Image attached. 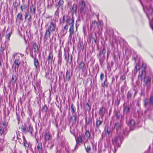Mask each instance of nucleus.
Returning <instances> with one entry per match:
<instances>
[{
    "label": "nucleus",
    "mask_w": 153,
    "mask_h": 153,
    "mask_svg": "<svg viewBox=\"0 0 153 153\" xmlns=\"http://www.w3.org/2000/svg\"><path fill=\"white\" fill-rule=\"evenodd\" d=\"M63 20L64 22H66L68 25H70L71 26L72 25H73V26L74 19L73 17L72 18V19H71L68 16H64L63 18Z\"/></svg>",
    "instance_id": "1"
},
{
    "label": "nucleus",
    "mask_w": 153,
    "mask_h": 153,
    "mask_svg": "<svg viewBox=\"0 0 153 153\" xmlns=\"http://www.w3.org/2000/svg\"><path fill=\"white\" fill-rule=\"evenodd\" d=\"M118 136H116L114 137L112 139V143L114 146L115 149L116 147H117L120 146V144L118 142Z\"/></svg>",
    "instance_id": "2"
},
{
    "label": "nucleus",
    "mask_w": 153,
    "mask_h": 153,
    "mask_svg": "<svg viewBox=\"0 0 153 153\" xmlns=\"http://www.w3.org/2000/svg\"><path fill=\"white\" fill-rule=\"evenodd\" d=\"M56 27V25L55 24H54L52 22H51L48 27V28L47 29H48L49 30L51 31V33H53V32L55 30Z\"/></svg>",
    "instance_id": "3"
},
{
    "label": "nucleus",
    "mask_w": 153,
    "mask_h": 153,
    "mask_svg": "<svg viewBox=\"0 0 153 153\" xmlns=\"http://www.w3.org/2000/svg\"><path fill=\"white\" fill-rule=\"evenodd\" d=\"M146 72L144 70H143L140 73H139L138 76V79L142 80L144 79L146 76Z\"/></svg>",
    "instance_id": "4"
},
{
    "label": "nucleus",
    "mask_w": 153,
    "mask_h": 153,
    "mask_svg": "<svg viewBox=\"0 0 153 153\" xmlns=\"http://www.w3.org/2000/svg\"><path fill=\"white\" fill-rule=\"evenodd\" d=\"M20 62L19 61V59H16L15 60L13 64V66L14 65V70L15 71H16V69H18V68L20 65Z\"/></svg>",
    "instance_id": "5"
},
{
    "label": "nucleus",
    "mask_w": 153,
    "mask_h": 153,
    "mask_svg": "<svg viewBox=\"0 0 153 153\" xmlns=\"http://www.w3.org/2000/svg\"><path fill=\"white\" fill-rule=\"evenodd\" d=\"M7 128H4L2 126H0V135L4 136L7 133Z\"/></svg>",
    "instance_id": "6"
},
{
    "label": "nucleus",
    "mask_w": 153,
    "mask_h": 153,
    "mask_svg": "<svg viewBox=\"0 0 153 153\" xmlns=\"http://www.w3.org/2000/svg\"><path fill=\"white\" fill-rule=\"evenodd\" d=\"M90 136V134L88 131H87L85 133V136L83 137L84 139H83V140L84 142H87L88 139L89 138Z\"/></svg>",
    "instance_id": "7"
},
{
    "label": "nucleus",
    "mask_w": 153,
    "mask_h": 153,
    "mask_svg": "<svg viewBox=\"0 0 153 153\" xmlns=\"http://www.w3.org/2000/svg\"><path fill=\"white\" fill-rule=\"evenodd\" d=\"M51 36V32L48 29L46 30L45 33V34L44 37L46 40H47L48 38H50Z\"/></svg>",
    "instance_id": "8"
},
{
    "label": "nucleus",
    "mask_w": 153,
    "mask_h": 153,
    "mask_svg": "<svg viewBox=\"0 0 153 153\" xmlns=\"http://www.w3.org/2000/svg\"><path fill=\"white\" fill-rule=\"evenodd\" d=\"M105 108L103 107H102L100 109L99 114L101 115L102 117H103L105 113Z\"/></svg>",
    "instance_id": "9"
},
{
    "label": "nucleus",
    "mask_w": 153,
    "mask_h": 153,
    "mask_svg": "<svg viewBox=\"0 0 153 153\" xmlns=\"http://www.w3.org/2000/svg\"><path fill=\"white\" fill-rule=\"evenodd\" d=\"M69 32L70 33L69 37L71 38H72V35L74 33V26H73V25L70 27Z\"/></svg>",
    "instance_id": "10"
},
{
    "label": "nucleus",
    "mask_w": 153,
    "mask_h": 153,
    "mask_svg": "<svg viewBox=\"0 0 153 153\" xmlns=\"http://www.w3.org/2000/svg\"><path fill=\"white\" fill-rule=\"evenodd\" d=\"M45 137V142L49 140L51 137V135L49 133H46L44 136Z\"/></svg>",
    "instance_id": "11"
},
{
    "label": "nucleus",
    "mask_w": 153,
    "mask_h": 153,
    "mask_svg": "<svg viewBox=\"0 0 153 153\" xmlns=\"http://www.w3.org/2000/svg\"><path fill=\"white\" fill-rule=\"evenodd\" d=\"M23 140L24 145L26 149L28 148L29 147V143H28L24 136L23 137Z\"/></svg>",
    "instance_id": "12"
},
{
    "label": "nucleus",
    "mask_w": 153,
    "mask_h": 153,
    "mask_svg": "<svg viewBox=\"0 0 153 153\" xmlns=\"http://www.w3.org/2000/svg\"><path fill=\"white\" fill-rule=\"evenodd\" d=\"M122 126L121 123H116L114 125V128L116 129L117 131H118Z\"/></svg>",
    "instance_id": "13"
},
{
    "label": "nucleus",
    "mask_w": 153,
    "mask_h": 153,
    "mask_svg": "<svg viewBox=\"0 0 153 153\" xmlns=\"http://www.w3.org/2000/svg\"><path fill=\"white\" fill-rule=\"evenodd\" d=\"M53 54L52 52H51L49 53L48 56V62H52L53 60Z\"/></svg>",
    "instance_id": "14"
},
{
    "label": "nucleus",
    "mask_w": 153,
    "mask_h": 153,
    "mask_svg": "<svg viewBox=\"0 0 153 153\" xmlns=\"http://www.w3.org/2000/svg\"><path fill=\"white\" fill-rule=\"evenodd\" d=\"M102 123V120H100L97 119L96 122V127L99 128V126Z\"/></svg>",
    "instance_id": "15"
},
{
    "label": "nucleus",
    "mask_w": 153,
    "mask_h": 153,
    "mask_svg": "<svg viewBox=\"0 0 153 153\" xmlns=\"http://www.w3.org/2000/svg\"><path fill=\"white\" fill-rule=\"evenodd\" d=\"M83 139H84V138L83 137L82 138V137L80 136L77 137V139H76V140L79 143L83 142L85 144L86 142H84L83 140Z\"/></svg>",
    "instance_id": "16"
},
{
    "label": "nucleus",
    "mask_w": 153,
    "mask_h": 153,
    "mask_svg": "<svg viewBox=\"0 0 153 153\" xmlns=\"http://www.w3.org/2000/svg\"><path fill=\"white\" fill-rule=\"evenodd\" d=\"M37 149L39 152L42 151V147L41 143H39L37 146Z\"/></svg>",
    "instance_id": "17"
},
{
    "label": "nucleus",
    "mask_w": 153,
    "mask_h": 153,
    "mask_svg": "<svg viewBox=\"0 0 153 153\" xmlns=\"http://www.w3.org/2000/svg\"><path fill=\"white\" fill-rule=\"evenodd\" d=\"M34 64L35 67L36 68H37L39 66V63L37 59L36 58H34Z\"/></svg>",
    "instance_id": "18"
},
{
    "label": "nucleus",
    "mask_w": 153,
    "mask_h": 153,
    "mask_svg": "<svg viewBox=\"0 0 153 153\" xmlns=\"http://www.w3.org/2000/svg\"><path fill=\"white\" fill-rule=\"evenodd\" d=\"M84 67V63L82 61L79 64V66L78 67L80 69H83Z\"/></svg>",
    "instance_id": "19"
},
{
    "label": "nucleus",
    "mask_w": 153,
    "mask_h": 153,
    "mask_svg": "<svg viewBox=\"0 0 153 153\" xmlns=\"http://www.w3.org/2000/svg\"><path fill=\"white\" fill-rule=\"evenodd\" d=\"M17 79L16 76V75H13L11 80V82L14 84Z\"/></svg>",
    "instance_id": "20"
},
{
    "label": "nucleus",
    "mask_w": 153,
    "mask_h": 153,
    "mask_svg": "<svg viewBox=\"0 0 153 153\" xmlns=\"http://www.w3.org/2000/svg\"><path fill=\"white\" fill-rule=\"evenodd\" d=\"M70 78V75L69 73H68L67 71L66 73L65 77L64 78L65 80L66 81L69 80Z\"/></svg>",
    "instance_id": "21"
},
{
    "label": "nucleus",
    "mask_w": 153,
    "mask_h": 153,
    "mask_svg": "<svg viewBox=\"0 0 153 153\" xmlns=\"http://www.w3.org/2000/svg\"><path fill=\"white\" fill-rule=\"evenodd\" d=\"M108 82L107 80V79L106 78L104 82V83L102 84V86L104 87H107L108 86Z\"/></svg>",
    "instance_id": "22"
},
{
    "label": "nucleus",
    "mask_w": 153,
    "mask_h": 153,
    "mask_svg": "<svg viewBox=\"0 0 153 153\" xmlns=\"http://www.w3.org/2000/svg\"><path fill=\"white\" fill-rule=\"evenodd\" d=\"M97 22L96 21H94L92 22L91 25V27H95L97 25Z\"/></svg>",
    "instance_id": "23"
},
{
    "label": "nucleus",
    "mask_w": 153,
    "mask_h": 153,
    "mask_svg": "<svg viewBox=\"0 0 153 153\" xmlns=\"http://www.w3.org/2000/svg\"><path fill=\"white\" fill-rule=\"evenodd\" d=\"M140 64L139 63H137L135 65V69L136 72L140 68Z\"/></svg>",
    "instance_id": "24"
},
{
    "label": "nucleus",
    "mask_w": 153,
    "mask_h": 153,
    "mask_svg": "<svg viewBox=\"0 0 153 153\" xmlns=\"http://www.w3.org/2000/svg\"><path fill=\"white\" fill-rule=\"evenodd\" d=\"M77 5L75 4H74L73 5L72 8L73 13H76V10H77Z\"/></svg>",
    "instance_id": "25"
},
{
    "label": "nucleus",
    "mask_w": 153,
    "mask_h": 153,
    "mask_svg": "<svg viewBox=\"0 0 153 153\" xmlns=\"http://www.w3.org/2000/svg\"><path fill=\"white\" fill-rule=\"evenodd\" d=\"M33 128L30 125L29 126L28 128L27 129V131L30 132L31 134H32Z\"/></svg>",
    "instance_id": "26"
},
{
    "label": "nucleus",
    "mask_w": 153,
    "mask_h": 153,
    "mask_svg": "<svg viewBox=\"0 0 153 153\" xmlns=\"http://www.w3.org/2000/svg\"><path fill=\"white\" fill-rule=\"evenodd\" d=\"M8 122L6 121H4L2 123V125L4 128H7V127L8 126Z\"/></svg>",
    "instance_id": "27"
},
{
    "label": "nucleus",
    "mask_w": 153,
    "mask_h": 153,
    "mask_svg": "<svg viewBox=\"0 0 153 153\" xmlns=\"http://www.w3.org/2000/svg\"><path fill=\"white\" fill-rule=\"evenodd\" d=\"M30 10L32 14H34L35 13V8L33 5L31 6Z\"/></svg>",
    "instance_id": "28"
},
{
    "label": "nucleus",
    "mask_w": 153,
    "mask_h": 153,
    "mask_svg": "<svg viewBox=\"0 0 153 153\" xmlns=\"http://www.w3.org/2000/svg\"><path fill=\"white\" fill-rule=\"evenodd\" d=\"M134 123H135L134 121L133 120H131L130 121L128 125L130 126L131 127L133 126L134 125Z\"/></svg>",
    "instance_id": "29"
},
{
    "label": "nucleus",
    "mask_w": 153,
    "mask_h": 153,
    "mask_svg": "<svg viewBox=\"0 0 153 153\" xmlns=\"http://www.w3.org/2000/svg\"><path fill=\"white\" fill-rule=\"evenodd\" d=\"M129 111V108L128 107H126L124 108V112L125 113H128Z\"/></svg>",
    "instance_id": "30"
},
{
    "label": "nucleus",
    "mask_w": 153,
    "mask_h": 153,
    "mask_svg": "<svg viewBox=\"0 0 153 153\" xmlns=\"http://www.w3.org/2000/svg\"><path fill=\"white\" fill-rule=\"evenodd\" d=\"M149 103L150 105H153V96H152L150 97Z\"/></svg>",
    "instance_id": "31"
},
{
    "label": "nucleus",
    "mask_w": 153,
    "mask_h": 153,
    "mask_svg": "<svg viewBox=\"0 0 153 153\" xmlns=\"http://www.w3.org/2000/svg\"><path fill=\"white\" fill-rule=\"evenodd\" d=\"M12 34L11 31L8 34H7L6 36V38L8 39V40H10L9 37Z\"/></svg>",
    "instance_id": "32"
},
{
    "label": "nucleus",
    "mask_w": 153,
    "mask_h": 153,
    "mask_svg": "<svg viewBox=\"0 0 153 153\" xmlns=\"http://www.w3.org/2000/svg\"><path fill=\"white\" fill-rule=\"evenodd\" d=\"M22 14L21 13H19L17 16V19L20 20L22 18Z\"/></svg>",
    "instance_id": "33"
},
{
    "label": "nucleus",
    "mask_w": 153,
    "mask_h": 153,
    "mask_svg": "<svg viewBox=\"0 0 153 153\" xmlns=\"http://www.w3.org/2000/svg\"><path fill=\"white\" fill-rule=\"evenodd\" d=\"M149 103V100L147 99H146L144 101V105L145 106L147 105Z\"/></svg>",
    "instance_id": "34"
},
{
    "label": "nucleus",
    "mask_w": 153,
    "mask_h": 153,
    "mask_svg": "<svg viewBox=\"0 0 153 153\" xmlns=\"http://www.w3.org/2000/svg\"><path fill=\"white\" fill-rule=\"evenodd\" d=\"M22 131V132H26L27 131V130L26 129V127L25 126H22L21 127Z\"/></svg>",
    "instance_id": "35"
},
{
    "label": "nucleus",
    "mask_w": 153,
    "mask_h": 153,
    "mask_svg": "<svg viewBox=\"0 0 153 153\" xmlns=\"http://www.w3.org/2000/svg\"><path fill=\"white\" fill-rule=\"evenodd\" d=\"M151 78L150 77H148L147 78V79L146 81V83H149L151 81Z\"/></svg>",
    "instance_id": "36"
},
{
    "label": "nucleus",
    "mask_w": 153,
    "mask_h": 153,
    "mask_svg": "<svg viewBox=\"0 0 153 153\" xmlns=\"http://www.w3.org/2000/svg\"><path fill=\"white\" fill-rule=\"evenodd\" d=\"M85 149L87 152L88 153V152L91 149V147L90 146L88 145L87 146V147H85Z\"/></svg>",
    "instance_id": "37"
},
{
    "label": "nucleus",
    "mask_w": 153,
    "mask_h": 153,
    "mask_svg": "<svg viewBox=\"0 0 153 153\" xmlns=\"http://www.w3.org/2000/svg\"><path fill=\"white\" fill-rule=\"evenodd\" d=\"M142 67L145 70V69L146 68V64H145L144 63H143L142 65Z\"/></svg>",
    "instance_id": "38"
},
{
    "label": "nucleus",
    "mask_w": 153,
    "mask_h": 153,
    "mask_svg": "<svg viewBox=\"0 0 153 153\" xmlns=\"http://www.w3.org/2000/svg\"><path fill=\"white\" fill-rule=\"evenodd\" d=\"M104 77V74L103 73H101L100 74V79L101 80V81H102Z\"/></svg>",
    "instance_id": "39"
},
{
    "label": "nucleus",
    "mask_w": 153,
    "mask_h": 153,
    "mask_svg": "<svg viewBox=\"0 0 153 153\" xmlns=\"http://www.w3.org/2000/svg\"><path fill=\"white\" fill-rule=\"evenodd\" d=\"M63 3V1L62 0H60L58 2V4L59 5H62Z\"/></svg>",
    "instance_id": "40"
},
{
    "label": "nucleus",
    "mask_w": 153,
    "mask_h": 153,
    "mask_svg": "<svg viewBox=\"0 0 153 153\" xmlns=\"http://www.w3.org/2000/svg\"><path fill=\"white\" fill-rule=\"evenodd\" d=\"M71 109L72 113H74L75 111V110L74 108L73 107V104H72L71 105Z\"/></svg>",
    "instance_id": "41"
},
{
    "label": "nucleus",
    "mask_w": 153,
    "mask_h": 153,
    "mask_svg": "<svg viewBox=\"0 0 153 153\" xmlns=\"http://www.w3.org/2000/svg\"><path fill=\"white\" fill-rule=\"evenodd\" d=\"M25 8V6L24 5L23 6H21V11H23V9Z\"/></svg>",
    "instance_id": "42"
},
{
    "label": "nucleus",
    "mask_w": 153,
    "mask_h": 153,
    "mask_svg": "<svg viewBox=\"0 0 153 153\" xmlns=\"http://www.w3.org/2000/svg\"><path fill=\"white\" fill-rule=\"evenodd\" d=\"M125 75H123L120 77V79L122 80H123L125 79Z\"/></svg>",
    "instance_id": "43"
},
{
    "label": "nucleus",
    "mask_w": 153,
    "mask_h": 153,
    "mask_svg": "<svg viewBox=\"0 0 153 153\" xmlns=\"http://www.w3.org/2000/svg\"><path fill=\"white\" fill-rule=\"evenodd\" d=\"M102 53L103 54V55H104L105 53V48H104L102 51Z\"/></svg>",
    "instance_id": "44"
},
{
    "label": "nucleus",
    "mask_w": 153,
    "mask_h": 153,
    "mask_svg": "<svg viewBox=\"0 0 153 153\" xmlns=\"http://www.w3.org/2000/svg\"><path fill=\"white\" fill-rule=\"evenodd\" d=\"M28 14H29V13L28 12L26 13V14L25 15V19H26L27 18V17L28 16Z\"/></svg>",
    "instance_id": "45"
},
{
    "label": "nucleus",
    "mask_w": 153,
    "mask_h": 153,
    "mask_svg": "<svg viewBox=\"0 0 153 153\" xmlns=\"http://www.w3.org/2000/svg\"><path fill=\"white\" fill-rule=\"evenodd\" d=\"M64 29L66 30H67L68 29V25L67 24L64 27Z\"/></svg>",
    "instance_id": "46"
},
{
    "label": "nucleus",
    "mask_w": 153,
    "mask_h": 153,
    "mask_svg": "<svg viewBox=\"0 0 153 153\" xmlns=\"http://www.w3.org/2000/svg\"><path fill=\"white\" fill-rule=\"evenodd\" d=\"M108 153H114V152L112 150H110L109 151V152Z\"/></svg>",
    "instance_id": "47"
},
{
    "label": "nucleus",
    "mask_w": 153,
    "mask_h": 153,
    "mask_svg": "<svg viewBox=\"0 0 153 153\" xmlns=\"http://www.w3.org/2000/svg\"><path fill=\"white\" fill-rule=\"evenodd\" d=\"M82 5L83 6H84L85 5V2L84 1H82Z\"/></svg>",
    "instance_id": "48"
},
{
    "label": "nucleus",
    "mask_w": 153,
    "mask_h": 153,
    "mask_svg": "<svg viewBox=\"0 0 153 153\" xmlns=\"http://www.w3.org/2000/svg\"><path fill=\"white\" fill-rule=\"evenodd\" d=\"M59 59L58 60V63H61V59L60 58V57L59 56Z\"/></svg>",
    "instance_id": "49"
},
{
    "label": "nucleus",
    "mask_w": 153,
    "mask_h": 153,
    "mask_svg": "<svg viewBox=\"0 0 153 153\" xmlns=\"http://www.w3.org/2000/svg\"><path fill=\"white\" fill-rule=\"evenodd\" d=\"M33 47L34 48H35V47L36 48H37L38 47V46H37V45H36V44H34L33 45Z\"/></svg>",
    "instance_id": "50"
},
{
    "label": "nucleus",
    "mask_w": 153,
    "mask_h": 153,
    "mask_svg": "<svg viewBox=\"0 0 153 153\" xmlns=\"http://www.w3.org/2000/svg\"><path fill=\"white\" fill-rule=\"evenodd\" d=\"M150 26L151 28L153 30V25H152V24H150Z\"/></svg>",
    "instance_id": "51"
},
{
    "label": "nucleus",
    "mask_w": 153,
    "mask_h": 153,
    "mask_svg": "<svg viewBox=\"0 0 153 153\" xmlns=\"http://www.w3.org/2000/svg\"><path fill=\"white\" fill-rule=\"evenodd\" d=\"M131 96V94H130V93H128V96H128V97H129V96Z\"/></svg>",
    "instance_id": "52"
},
{
    "label": "nucleus",
    "mask_w": 153,
    "mask_h": 153,
    "mask_svg": "<svg viewBox=\"0 0 153 153\" xmlns=\"http://www.w3.org/2000/svg\"><path fill=\"white\" fill-rule=\"evenodd\" d=\"M83 11V8H81L80 9V11L81 12H82Z\"/></svg>",
    "instance_id": "53"
},
{
    "label": "nucleus",
    "mask_w": 153,
    "mask_h": 153,
    "mask_svg": "<svg viewBox=\"0 0 153 153\" xmlns=\"http://www.w3.org/2000/svg\"><path fill=\"white\" fill-rule=\"evenodd\" d=\"M34 88L35 90H36V88L34 86Z\"/></svg>",
    "instance_id": "54"
},
{
    "label": "nucleus",
    "mask_w": 153,
    "mask_h": 153,
    "mask_svg": "<svg viewBox=\"0 0 153 153\" xmlns=\"http://www.w3.org/2000/svg\"><path fill=\"white\" fill-rule=\"evenodd\" d=\"M123 133L124 134H125V133L124 132H123Z\"/></svg>",
    "instance_id": "55"
}]
</instances>
